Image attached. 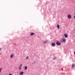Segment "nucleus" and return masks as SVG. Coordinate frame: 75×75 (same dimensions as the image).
<instances>
[{
    "label": "nucleus",
    "instance_id": "11",
    "mask_svg": "<svg viewBox=\"0 0 75 75\" xmlns=\"http://www.w3.org/2000/svg\"><path fill=\"white\" fill-rule=\"evenodd\" d=\"M21 68H22V67L20 66H19L18 67V69H19V70H21Z\"/></svg>",
    "mask_w": 75,
    "mask_h": 75
},
{
    "label": "nucleus",
    "instance_id": "14",
    "mask_svg": "<svg viewBox=\"0 0 75 75\" xmlns=\"http://www.w3.org/2000/svg\"><path fill=\"white\" fill-rule=\"evenodd\" d=\"M28 58H29V57H28V56H27L26 57V59H28Z\"/></svg>",
    "mask_w": 75,
    "mask_h": 75
},
{
    "label": "nucleus",
    "instance_id": "18",
    "mask_svg": "<svg viewBox=\"0 0 75 75\" xmlns=\"http://www.w3.org/2000/svg\"><path fill=\"white\" fill-rule=\"evenodd\" d=\"M8 75H13V74H12L11 73H9Z\"/></svg>",
    "mask_w": 75,
    "mask_h": 75
},
{
    "label": "nucleus",
    "instance_id": "3",
    "mask_svg": "<svg viewBox=\"0 0 75 75\" xmlns=\"http://www.w3.org/2000/svg\"><path fill=\"white\" fill-rule=\"evenodd\" d=\"M56 44L57 45L59 46L61 45V42H56Z\"/></svg>",
    "mask_w": 75,
    "mask_h": 75
},
{
    "label": "nucleus",
    "instance_id": "16",
    "mask_svg": "<svg viewBox=\"0 0 75 75\" xmlns=\"http://www.w3.org/2000/svg\"><path fill=\"white\" fill-rule=\"evenodd\" d=\"M72 67H75V64H72Z\"/></svg>",
    "mask_w": 75,
    "mask_h": 75
},
{
    "label": "nucleus",
    "instance_id": "10",
    "mask_svg": "<svg viewBox=\"0 0 75 75\" xmlns=\"http://www.w3.org/2000/svg\"><path fill=\"white\" fill-rule=\"evenodd\" d=\"M24 69L25 70H27V66H26L25 67Z\"/></svg>",
    "mask_w": 75,
    "mask_h": 75
},
{
    "label": "nucleus",
    "instance_id": "4",
    "mask_svg": "<svg viewBox=\"0 0 75 75\" xmlns=\"http://www.w3.org/2000/svg\"><path fill=\"white\" fill-rule=\"evenodd\" d=\"M52 47H55V43L54 42H53L52 43Z\"/></svg>",
    "mask_w": 75,
    "mask_h": 75
},
{
    "label": "nucleus",
    "instance_id": "20",
    "mask_svg": "<svg viewBox=\"0 0 75 75\" xmlns=\"http://www.w3.org/2000/svg\"><path fill=\"white\" fill-rule=\"evenodd\" d=\"M1 50V48H0V50Z\"/></svg>",
    "mask_w": 75,
    "mask_h": 75
},
{
    "label": "nucleus",
    "instance_id": "1",
    "mask_svg": "<svg viewBox=\"0 0 75 75\" xmlns=\"http://www.w3.org/2000/svg\"><path fill=\"white\" fill-rule=\"evenodd\" d=\"M60 41L62 42H66V39H65V38H62V39H60Z\"/></svg>",
    "mask_w": 75,
    "mask_h": 75
},
{
    "label": "nucleus",
    "instance_id": "6",
    "mask_svg": "<svg viewBox=\"0 0 75 75\" xmlns=\"http://www.w3.org/2000/svg\"><path fill=\"white\" fill-rule=\"evenodd\" d=\"M64 35L65 38H67L68 37V34H64Z\"/></svg>",
    "mask_w": 75,
    "mask_h": 75
},
{
    "label": "nucleus",
    "instance_id": "5",
    "mask_svg": "<svg viewBox=\"0 0 75 75\" xmlns=\"http://www.w3.org/2000/svg\"><path fill=\"white\" fill-rule=\"evenodd\" d=\"M13 57H14V54H12L10 55V58H12Z\"/></svg>",
    "mask_w": 75,
    "mask_h": 75
},
{
    "label": "nucleus",
    "instance_id": "9",
    "mask_svg": "<svg viewBox=\"0 0 75 75\" xmlns=\"http://www.w3.org/2000/svg\"><path fill=\"white\" fill-rule=\"evenodd\" d=\"M48 42V40H47L45 41L44 42V44H46V43H47V42Z\"/></svg>",
    "mask_w": 75,
    "mask_h": 75
},
{
    "label": "nucleus",
    "instance_id": "8",
    "mask_svg": "<svg viewBox=\"0 0 75 75\" xmlns=\"http://www.w3.org/2000/svg\"><path fill=\"white\" fill-rule=\"evenodd\" d=\"M3 70V68H0V74H1V71Z\"/></svg>",
    "mask_w": 75,
    "mask_h": 75
},
{
    "label": "nucleus",
    "instance_id": "17",
    "mask_svg": "<svg viewBox=\"0 0 75 75\" xmlns=\"http://www.w3.org/2000/svg\"><path fill=\"white\" fill-rule=\"evenodd\" d=\"M54 60H55V59H56V57H54L53 58Z\"/></svg>",
    "mask_w": 75,
    "mask_h": 75
},
{
    "label": "nucleus",
    "instance_id": "19",
    "mask_svg": "<svg viewBox=\"0 0 75 75\" xmlns=\"http://www.w3.org/2000/svg\"><path fill=\"white\" fill-rule=\"evenodd\" d=\"M74 54L75 55V52H74Z\"/></svg>",
    "mask_w": 75,
    "mask_h": 75
},
{
    "label": "nucleus",
    "instance_id": "12",
    "mask_svg": "<svg viewBox=\"0 0 75 75\" xmlns=\"http://www.w3.org/2000/svg\"><path fill=\"white\" fill-rule=\"evenodd\" d=\"M34 35V33H30V36H31L32 35Z\"/></svg>",
    "mask_w": 75,
    "mask_h": 75
},
{
    "label": "nucleus",
    "instance_id": "7",
    "mask_svg": "<svg viewBox=\"0 0 75 75\" xmlns=\"http://www.w3.org/2000/svg\"><path fill=\"white\" fill-rule=\"evenodd\" d=\"M24 74V72L23 71H21L20 73V75H23Z\"/></svg>",
    "mask_w": 75,
    "mask_h": 75
},
{
    "label": "nucleus",
    "instance_id": "13",
    "mask_svg": "<svg viewBox=\"0 0 75 75\" xmlns=\"http://www.w3.org/2000/svg\"><path fill=\"white\" fill-rule=\"evenodd\" d=\"M58 29H59V24H57V26Z\"/></svg>",
    "mask_w": 75,
    "mask_h": 75
},
{
    "label": "nucleus",
    "instance_id": "2",
    "mask_svg": "<svg viewBox=\"0 0 75 75\" xmlns=\"http://www.w3.org/2000/svg\"><path fill=\"white\" fill-rule=\"evenodd\" d=\"M67 17L68 18H69V19H71V18H72V16L70 14H69L67 16Z\"/></svg>",
    "mask_w": 75,
    "mask_h": 75
},
{
    "label": "nucleus",
    "instance_id": "15",
    "mask_svg": "<svg viewBox=\"0 0 75 75\" xmlns=\"http://www.w3.org/2000/svg\"><path fill=\"white\" fill-rule=\"evenodd\" d=\"M23 64H20L19 66L21 67H23Z\"/></svg>",
    "mask_w": 75,
    "mask_h": 75
}]
</instances>
